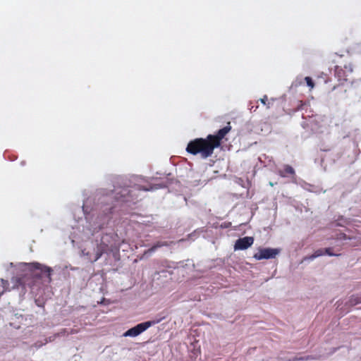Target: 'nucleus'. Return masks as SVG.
<instances>
[{
  "label": "nucleus",
  "instance_id": "f257e3e1",
  "mask_svg": "<svg viewBox=\"0 0 361 361\" xmlns=\"http://www.w3.org/2000/svg\"><path fill=\"white\" fill-rule=\"evenodd\" d=\"M100 228V226H93L88 224L85 227L83 226L82 230L79 231V233L75 235L72 238L73 243H84L80 245L82 255L91 262L97 261L102 254L109 249L106 243L109 236L108 235L101 236V234L99 233Z\"/></svg>",
  "mask_w": 361,
  "mask_h": 361
},
{
  "label": "nucleus",
  "instance_id": "f03ea898",
  "mask_svg": "<svg viewBox=\"0 0 361 361\" xmlns=\"http://www.w3.org/2000/svg\"><path fill=\"white\" fill-rule=\"evenodd\" d=\"M231 129V127L228 124L220 129L216 135H209L206 139H195L188 143L186 151L194 155L200 154L202 158L206 159L213 154L215 148L220 146L221 140Z\"/></svg>",
  "mask_w": 361,
  "mask_h": 361
},
{
  "label": "nucleus",
  "instance_id": "7ed1b4c3",
  "mask_svg": "<svg viewBox=\"0 0 361 361\" xmlns=\"http://www.w3.org/2000/svg\"><path fill=\"white\" fill-rule=\"evenodd\" d=\"M18 275L19 285H28L27 278L43 279L44 282L49 283L51 281V274L52 269L38 262L19 263L15 266Z\"/></svg>",
  "mask_w": 361,
  "mask_h": 361
},
{
  "label": "nucleus",
  "instance_id": "20e7f679",
  "mask_svg": "<svg viewBox=\"0 0 361 361\" xmlns=\"http://www.w3.org/2000/svg\"><path fill=\"white\" fill-rule=\"evenodd\" d=\"M336 225L346 228V233H340L337 238L349 240L350 245L357 246L361 244V222L356 219H347L341 217L337 220Z\"/></svg>",
  "mask_w": 361,
  "mask_h": 361
},
{
  "label": "nucleus",
  "instance_id": "39448f33",
  "mask_svg": "<svg viewBox=\"0 0 361 361\" xmlns=\"http://www.w3.org/2000/svg\"><path fill=\"white\" fill-rule=\"evenodd\" d=\"M155 324L154 322H146L138 324L135 326L128 329L123 334V336L125 337H136L141 334L142 332L146 331L148 328H149L152 324Z\"/></svg>",
  "mask_w": 361,
  "mask_h": 361
},
{
  "label": "nucleus",
  "instance_id": "423d86ee",
  "mask_svg": "<svg viewBox=\"0 0 361 361\" xmlns=\"http://www.w3.org/2000/svg\"><path fill=\"white\" fill-rule=\"evenodd\" d=\"M280 253L278 248H260L253 256L257 260L273 259Z\"/></svg>",
  "mask_w": 361,
  "mask_h": 361
},
{
  "label": "nucleus",
  "instance_id": "0eeeda50",
  "mask_svg": "<svg viewBox=\"0 0 361 361\" xmlns=\"http://www.w3.org/2000/svg\"><path fill=\"white\" fill-rule=\"evenodd\" d=\"M254 243V238L251 236H246L238 239L234 245L235 250H243L250 247Z\"/></svg>",
  "mask_w": 361,
  "mask_h": 361
},
{
  "label": "nucleus",
  "instance_id": "6e6552de",
  "mask_svg": "<svg viewBox=\"0 0 361 361\" xmlns=\"http://www.w3.org/2000/svg\"><path fill=\"white\" fill-rule=\"evenodd\" d=\"M353 72V66L351 64L345 65L344 68L336 67V75L339 80L346 81L348 76Z\"/></svg>",
  "mask_w": 361,
  "mask_h": 361
},
{
  "label": "nucleus",
  "instance_id": "1a4fd4ad",
  "mask_svg": "<svg viewBox=\"0 0 361 361\" xmlns=\"http://www.w3.org/2000/svg\"><path fill=\"white\" fill-rule=\"evenodd\" d=\"M324 254H327L330 256L333 255L332 253L330 252V248H326L325 250L319 249L316 250L310 257V259H314L318 257L322 256Z\"/></svg>",
  "mask_w": 361,
  "mask_h": 361
},
{
  "label": "nucleus",
  "instance_id": "9d476101",
  "mask_svg": "<svg viewBox=\"0 0 361 361\" xmlns=\"http://www.w3.org/2000/svg\"><path fill=\"white\" fill-rule=\"evenodd\" d=\"M293 173H294V169L290 166H286L283 171H280V175L283 177L286 176L288 174H293Z\"/></svg>",
  "mask_w": 361,
  "mask_h": 361
},
{
  "label": "nucleus",
  "instance_id": "9b49d317",
  "mask_svg": "<svg viewBox=\"0 0 361 361\" xmlns=\"http://www.w3.org/2000/svg\"><path fill=\"white\" fill-rule=\"evenodd\" d=\"M164 245H166V244L164 243H157L154 246H152L150 249H149L145 253L151 254L152 252H154L158 247H161Z\"/></svg>",
  "mask_w": 361,
  "mask_h": 361
},
{
  "label": "nucleus",
  "instance_id": "f8f14e48",
  "mask_svg": "<svg viewBox=\"0 0 361 361\" xmlns=\"http://www.w3.org/2000/svg\"><path fill=\"white\" fill-rule=\"evenodd\" d=\"M361 302V298L357 295H353L350 299V305H354Z\"/></svg>",
  "mask_w": 361,
  "mask_h": 361
},
{
  "label": "nucleus",
  "instance_id": "ddd939ff",
  "mask_svg": "<svg viewBox=\"0 0 361 361\" xmlns=\"http://www.w3.org/2000/svg\"><path fill=\"white\" fill-rule=\"evenodd\" d=\"M305 80L306 81L307 85L310 88V90H312L314 87V84L312 78L310 77H305Z\"/></svg>",
  "mask_w": 361,
  "mask_h": 361
},
{
  "label": "nucleus",
  "instance_id": "4468645a",
  "mask_svg": "<svg viewBox=\"0 0 361 361\" xmlns=\"http://www.w3.org/2000/svg\"><path fill=\"white\" fill-rule=\"evenodd\" d=\"M89 202L90 201L88 200H87L83 203L82 209H83V212L85 214H87V213L90 212V209H89Z\"/></svg>",
  "mask_w": 361,
  "mask_h": 361
},
{
  "label": "nucleus",
  "instance_id": "2eb2a0df",
  "mask_svg": "<svg viewBox=\"0 0 361 361\" xmlns=\"http://www.w3.org/2000/svg\"><path fill=\"white\" fill-rule=\"evenodd\" d=\"M162 187H164V185H155L151 187L150 188H143L142 190H146V191H149V190H156V189H158V188H162Z\"/></svg>",
  "mask_w": 361,
  "mask_h": 361
},
{
  "label": "nucleus",
  "instance_id": "dca6fc26",
  "mask_svg": "<svg viewBox=\"0 0 361 361\" xmlns=\"http://www.w3.org/2000/svg\"><path fill=\"white\" fill-rule=\"evenodd\" d=\"M267 100V96H264L262 99H260V102L263 104H266V102Z\"/></svg>",
  "mask_w": 361,
  "mask_h": 361
},
{
  "label": "nucleus",
  "instance_id": "f3484780",
  "mask_svg": "<svg viewBox=\"0 0 361 361\" xmlns=\"http://www.w3.org/2000/svg\"><path fill=\"white\" fill-rule=\"evenodd\" d=\"M106 198H107L108 200H109V199H111L112 197H111V196H108Z\"/></svg>",
  "mask_w": 361,
  "mask_h": 361
},
{
  "label": "nucleus",
  "instance_id": "a211bd4d",
  "mask_svg": "<svg viewBox=\"0 0 361 361\" xmlns=\"http://www.w3.org/2000/svg\"><path fill=\"white\" fill-rule=\"evenodd\" d=\"M13 263H10V266L11 267H13Z\"/></svg>",
  "mask_w": 361,
  "mask_h": 361
},
{
  "label": "nucleus",
  "instance_id": "6ab92c4d",
  "mask_svg": "<svg viewBox=\"0 0 361 361\" xmlns=\"http://www.w3.org/2000/svg\"><path fill=\"white\" fill-rule=\"evenodd\" d=\"M297 82V80L295 82ZM295 85L298 86V83H295Z\"/></svg>",
  "mask_w": 361,
  "mask_h": 361
}]
</instances>
